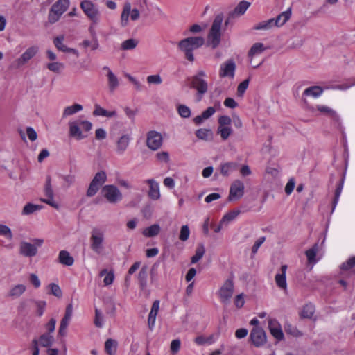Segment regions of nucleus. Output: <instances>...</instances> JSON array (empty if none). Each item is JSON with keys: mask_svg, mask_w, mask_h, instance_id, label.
I'll return each mask as SVG.
<instances>
[{"mask_svg": "<svg viewBox=\"0 0 355 355\" xmlns=\"http://www.w3.org/2000/svg\"><path fill=\"white\" fill-rule=\"evenodd\" d=\"M92 128V123L87 120L77 119L69 122V135L76 140H82L87 137L86 132Z\"/></svg>", "mask_w": 355, "mask_h": 355, "instance_id": "obj_1", "label": "nucleus"}, {"mask_svg": "<svg viewBox=\"0 0 355 355\" xmlns=\"http://www.w3.org/2000/svg\"><path fill=\"white\" fill-rule=\"evenodd\" d=\"M205 40L202 37H189L182 40L178 43V48L184 53L185 58L190 62L194 60L193 51L204 44Z\"/></svg>", "mask_w": 355, "mask_h": 355, "instance_id": "obj_2", "label": "nucleus"}, {"mask_svg": "<svg viewBox=\"0 0 355 355\" xmlns=\"http://www.w3.org/2000/svg\"><path fill=\"white\" fill-rule=\"evenodd\" d=\"M80 6L84 14L92 22L89 31L90 33H92L94 31V26L98 24L100 21L101 12L98 7L91 1L83 0L80 2Z\"/></svg>", "mask_w": 355, "mask_h": 355, "instance_id": "obj_3", "label": "nucleus"}, {"mask_svg": "<svg viewBox=\"0 0 355 355\" xmlns=\"http://www.w3.org/2000/svg\"><path fill=\"white\" fill-rule=\"evenodd\" d=\"M207 73L203 70H199L190 78V87L197 91L200 96L204 95L208 91V83Z\"/></svg>", "mask_w": 355, "mask_h": 355, "instance_id": "obj_4", "label": "nucleus"}, {"mask_svg": "<svg viewBox=\"0 0 355 355\" xmlns=\"http://www.w3.org/2000/svg\"><path fill=\"white\" fill-rule=\"evenodd\" d=\"M232 123V119L227 115L223 114L218 116L216 134L223 141H226L233 134Z\"/></svg>", "mask_w": 355, "mask_h": 355, "instance_id": "obj_5", "label": "nucleus"}, {"mask_svg": "<svg viewBox=\"0 0 355 355\" xmlns=\"http://www.w3.org/2000/svg\"><path fill=\"white\" fill-rule=\"evenodd\" d=\"M140 17V12L137 8L132 9L130 2H125L120 17V24L121 27H126L130 24V20L137 21Z\"/></svg>", "mask_w": 355, "mask_h": 355, "instance_id": "obj_6", "label": "nucleus"}, {"mask_svg": "<svg viewBox=\"0 0 355 355\" xmlns=\"http://www.w3.org/2000/svg\"><path fill=\"white\" fill-rule=\"evenodd\" d=\"M105 239L104 232L100 228H94L91 232L90 247L96 254H100L103 250Z\"/></svg>", "mask_w": 355, "mask_h": 355, "instance_id": "obj_7", "label": "nucleus"}, {"mask_svg": "<svg viewBox=\"0 0 355 355\" xmlns=\"http://www.w3.org/2000/svg\"><path fill=\"white\" fill-rule=\"evenodd\" d=\"M223 23V17L220 15L216 17L212 24L208 35V42L213 48H216L220 41V28Z\"/></svg>", "mask_w": 355, "mask_h": 355, "instance_id": "obj_8", "label": "nucleus"}, {"mask_svg": "<svg viewBox=\"0 0 355 355\" xmlns=\"http://www.w3.org/2000/svg\"><path fill=\"white\" fill-rule=\"evenodd\" d=\"M69 0H58L55 3L49 14V21L54 24L59 20L62 15L67 10L69 6Z\"/></svg>", "mask_w": 355, "mask_h": 355, "instance_id": "obj_9", "label": "nucleus"}, {"mask_svg": "<svg viewBox=\"0 0 355 355\" xmlns=\"http://www.w3.org/2000/svg\"><path fill=\"white\" fill-rule=\"evenodd\" d=\"M33 242V243L27 241L20 243L19 253L22 256L26 257H35L37 254V248L43 244L44 241L41 239H35Z\"/></svg>", "mask_w": 355, "mask_h": 355, "instance_id": "obj_10", "label": "nucleus"}, {"mask_svg": "<svg viewBox=\"0 0 355 355\" xmlns=\"http://www.w3.org/2000/svg\"><path fill=\"white\" fill-rule=\"evenodd\" d=\"M234 290V281L232 278L225 280L218 291V295L221 303L229 304Z\"/></svg>", "mask_w": 355, "mask_h": 355, "instance_id": "obj_11", "label": "nucleus"}, {"mask_svg": "<svg viewBox=\"0 0 355 355\" xmlns=\"http://www.w3.org/2000/svg\"><path fill=\"white\" fill-rule=\"evenodd\" d=\"M103 196L112 204L117 203L122 200L123 196L120 190L113 184L105 185L101 190Z\"/></svg>", "mask_w": 355, "mask_h": 355, "instance_id": "obj_12", "label": "nucleus"}, {"mask_svg": "<svg viewBox=\"0 0 355 355\" xmlns=\"http://www.w3.org/2000/svg\"><path fill=\"white\" fill-rule=\"evenodd\" d=\"M107 174L104 171L97 172L93 178L87 191V196H94L99 190L100 187L106 182Z\"/></svg>", "mask_w": 355, "mask_h": 355, "instance_id": "obj_13", "label": "nucleus"}, {"mask_svg": "<svg viewBox=\"0 0 355 355\" xmlns=\"http://www.w3.org/2000/svg\"><path fill=\"white\" fill-rule=\"evenodd\" d=\"M146 144L151 150H157L161 148L163 144V137L160 132L155 130H150L146 135Z\"/></svg>", "mask_w": 355, "mask_h": 355, "instance_id": "obj_14", "label": "nucleus"}, {"mask_svg": "<svg viewBox=\"0 0 355 355\" xmlns=\"http://www.w3.org/2000/svg\"><path fill=\"white\" fill-rule=\"evenodd\" d=\"M235 71L236 63L233 60L230 59L220 65L218 76L220 78H227L232 79L234 77Z\"/></svg>", "mask_w": 355, "mask_h": 355, "instance_id": "obj_15", "label": "nucleus"}, {"mask_svg": "<svg viewBox=\"0 0 355 355\" xmlns=\"http://www.w3.org/2000/svg\"><path fill=\"white\" fill-rule=\"evenodd\" d=\"M266 49L267 47L263 43L261 42H257L252 46L248 52V55L250 59V64L254 68L259 67L263 63V60H261V62L255 64L254 63V60L259 55H261L262 53H263Z\"/></svg>", "mask_w": 355, "mask_h": 355, "instance_id": "obj_16", "label": "nucleus"}, {"mask_svg": "<svg viewBox=\"0 0 355 355\" xmlns=\"http://www.w3.org/2000/svg\"><path fill=\"white\" fill-rule=\"evenodd\" d=\"M268 329L271 335L277 340H282L284 338V335L282 329V326L279 321L273 318H269L268 319Z\"/></svg>", "mask_w": 355, "mask_h": 355, "instance_id": "obj_17", "label": "nucleus"}, {"mask_svg": "<svg viewBox=\"0 0 355 355\" xmlns=\"http://www.w3.org/2000/svg\"><path fill=\"white\" fill-rule=\"evenodd\" d=\"M244 184L239 180L232 182L230 189L229 200H236L244 194Z\"/></svg>", "mask_w": 355, "mask_h": 355, "instance_id": "obj_18", "label": "nucleus"}, {"mask_svg": "<svg viewBox=\"0 0 355 355\" xmlns=\"http://www.w3.org/2000/svg\"><path fill=\"white\" fill-rule=\"evenodd\" d=\"M216 107H208L205 110H204L200 115L196 116L193 118V123L196 125H200L203 122L207 119H209L211 116H212L215 112H216L217 109L220 108V102H218L215 104Z\"/></svg>", "mask_w": 355, "mask_h": 355, "instance_id": "obj_19", "label": "nucleus"}, {"mask_svg": "<svg viewBox=\"0 0 355 355\" xmlns=\"http://www.w3.org/2000/svg\"><path fill=\"white\" fill-rule=\"evenodd\" d=\"M250 338L256 347H260L266 342V334L260 327H254L250 333Z\"/></svg>", "mask_w": 355, "mask_h": 355, "instance_id": "obj_20", "label": "nucleus"}, {"mask_svg": "<svg viewBox=\"0 0 355 355\" xmlns=\"http://www.w3.org/2000/svg\"><path fill=\"white\" fill-rule=\"evenodd\" d=\"M132 137L129 134H123L116 141L115 151L117 155H122L129 147Z\"/></svg>", "mask_w": 355, "mask_h": 355, "instance_id": "obj_21", "label": "nucleus"}, {"mask_svg": "<svg viewBox=\"0 0 355 355\" xmlns=\"http://www.w3.org/2000/svg\"><path fill=\"white\" fill-rule=\"evenodd\" d=\"M39 51V48L37 46H32L28 47L21 55L17 59L16 62L18 67L26 64L30 60L33 58Z\"/></svg>", "mask_w": 355, "mask_h": 355, "instance_id": "obj_22", "label": "nucleus"}, {"mask_svg": "<svg viewBox=\"0 0 355 355\" xmlns=\"http://www.w3.org/2000/svg\"><path fill=\"white\" fill-rule=\"evenodd\" d=\"M72 315L73 305L71 304H69L67 306L64 316L60 322L59 334L61 336H64L66 334V331L71 319Z\"/></svg>", "mask_w": 355, "mask_h": 355, "instance_id": "obj_23", "label": "nucleus"}, {"mask_svg": "<svg viewBox=\"0 0 355 355\" xmlns=\"http://www.w3.org/2000/svg\"><path fill=\"white\" fill-rule=\"evenodd\" d=\"M146 183L149 186L148 197L153 200H159L161 197L159 183L154 179L147 180Z\"/></svg>", "mask_w": 355, "mask_h": 355, "instance_id": "obj_24", "label": "nucleus"}, {"mask_svg": "<svg viewBox=\"0 0 355 355\" xmlns=\"http://www.w3.org/2000/svg\"><path fill=\"white\" fill-rule=\"evenodd\" d=\"M286 270L287 266L282 265L281 271L277 272L275 275V280L277 286L282 290L286 291L287 282H286Z\"/></svg>", "mask_w": 355, "mask_h": 355, "instance_id": "obj_25", "label": "nucleus"}, {"mask_svg": "<svg viewBox=\"0 0 355 355\" xmlns=\"http://www.w3.org/2000/svg\"><path fill=\"white\" fill-rule=\"evenodd\" d=\"M313 113L318 111L320 113L331 117L334 121H338L339 117L336 112L331 107L324 105H317L315 107L311 109Z\"/></svg>", "mask_w": 355, "mask_h": 355, "instance_id": "obj_26", "label": "nucleus"}, {"mask_svg": "<svg viewBox=\"0 0 355 355\" xmlns=\"http://www.w3.org/2000/svg\"><path fill=\"white\" fill-rule=\"evenodd\" d=\"M93 115L94 116H103L107 119H111L116 117L117 112L115 110H107L101 105L96 104L94 105Z\"/></svg>", "mask_w": 355, "mask_h": 355, "instance_id": "obj_27", "label": "nucleus"}, {"mask_svg": "<svg viewBox=\"0 0 355 355\" xmlns=\"http://www.w3.org/2000/svg\"><path fill=\"white\" fill-rule=\"evenodd\" d=\"M103 70L107 72V84L110 91H114L119 85L117 76L108 67H104Z\"/></svg>", "mask_w": 355, "mask_h": 355, "instance_id": "obj_28", "label": "nucleus"}, {"mask_svg": "<svg viewBox=\"0 0 355 355\" xmlns=\"http://www.w3.org/2000/svg\"><path fill=\"white\" fill-rule=\"evenodd\" d=\"M26 291V285L17 284L13 285L8 292V296L12 298H18L21 297Z\"/></svg>", "mask_w": 355, "mask_h": 355, "instance_id": "obj_29", "label": "nucleus"}, {"mask_svg": "<svg viewBox=\"0 0 355 355\" xmlns=\"http://www.w3.org/2000/svg\"><path fill=\"white\" fill-rule=\"evenodd\" d=\"M291 17V9L288 8L287 10L279 14L276 18L273 19L275 27H281L285 24Z\"/></svg>", "mask_w": 355, "mask_h": 355, "instance_id": "obj_30", "label": "nucleus"}, {"mask_svg": "<svg viewBox=\"0 0 355 355\" xmlns=\"http://www.w3.org/2000/svg\"><path fill=\"white\" fill-rule=\"evenodd\" d=\"M237 167V164L233 162H225L220 164V173L223 176H229L232 173Z\"/></svg>", "mask_w": 355, "mask_h": 355, "instance_id": "obj_31", "label": "nucleus"}, {"mask_svg": "<svg viewBox=\"0 0 355 355\" xmlns=\"http://www.w3.org/2000/svg\"><path fill=\"white\" fill-rule=\"evenodd\" d=\"M198 139L203 141H211L213 139V132L209 128H200L196 131Z\"/></svg>", "mask_w": 355, "mask_h": 355, "instance_id": "obj_32", "label": "nucleus"}, {"mask_svg": "<svg viewBox=\"0 0 355 355\" xmlns=\"http://www.w3.org/2000/svg\"><path fill=\"white\" fill-rule=\"evenodd\" d=\"M323 93V89L319 86H312L306 88L304 92L303 96H309L314 98H318Z\"/></svg>", "mask_w": 355, "mask_h": 355, "instance_id": "obj_33", "label": "nucleus"}, {"mask_svg": "<svg viewBox=\"0 0 355 355\" xmlns=\"http://www.w3.org/2000/svg\"><path fill=\"white\" fill-rule=\"evenodd\" d=\"M58 259L62 264L67 266H71L74 263L73 257L66 250H61L60 252Z\"/></svg>", "mask_w": 355, "mask_h": 355, "instance_id": "obj_34", "label": "nucleus"}, {"mask_svg": "<svg viewBox=\"0 0 355 355\" xmlns=\"http://www.w3.org/2000/svg\"><path fill=\"white\" fill-rule=\"evenodd\" d=\"M241 213L239 209H234L227 212L222 218L221 223L227 225L234 221Z\"/></svg>", "mask_w": 355, "mask_h": 355, "instance_id": "obj_35", "label": "nucleus"}, {"mask_svg": "<svg viewBox=\"0 0 355 355\" xmlns=\"http://www.w3.org/2000/svg\"><path fill=\"white\" fill-rule=\"evenodd\" d=\"M46 67L48 70L55 73H60L65 68L63 62L57 60L55 62H46Z\"/></svg>", "mask_w": 355, "mask_h": 355, "instance_id": "obj_36", "label": "nucleus"}, {"mask_svg": "<svg viewBox=\"0 0 355 355\" xmlns=\"http://www.w3.org/2000/svg\"><path fill=\"white\" fill-rule=\"evenodd\" d=\"M99 275L104 277L103 284L105 286H110L114 280V274L112 270L109 271L107 269H103L100 272Z\"/></svg>", "mask_w": 355, "mask_h": 355, "instance_id": "obj_37", "label": "nucleus"}, {"mask_svg": "<svg viewBox=\"0 0 355 355\" xmlns=\"http://www.w3.org/2000/svg\"><path fill=\"white\" fill-rule=\"evenodd\" d=\"M139 44V40L135 38H129L121 44V49L123 51H130L135 49Z\"/></svg>", "mask_w": 355, "mask_h": 355, "instance_id": "obj_38", "label": "nucleus"}, {"mask_svg": "<svg viewBox=\"0 0 355 355\" xmlns=\"http://www.w3.org/2000/svg\"><path fill=\"white\" fill-rule=\"evenodd\" d=\"M83 110V106L80 104L76 103L70 106L66 107L62 113L63 117H67L75 114L76 113L81 111Z\"/></svg>", "mask_w": 355, "mask_h": 355, "instance_id": "obj_39", "label": "nucleus"}, {"mask_svg": "<svg viewBox=\"0 0 355 355\" xmlns=\"http://www.w3.org/2000/svg\"><path fill=\"white\" fill-rule=\"evenodd\" d=\"M160 232V227L158 224H153L146 228H145L142 234L146 237H153L157 236Z\"/></svg>", "mask_w": 355, "mask_h": 355, "instance_id": "obj_40", "label": "nucleus"}, {"mask_svg": "<svg viewBox=\"0 0 355 355\" xmlns=\"http://www.w3.org/2000/svg\"><path fill=\"white\" fill-rule=\"evenodd\" d=\"M318 252V244H315L311 248L306 251V255L309 263L315 264L318 261V259H316V254Z\"/></svg>", "mask_w": 355, "mask_h": 355, "instance_id": "obj_41", "label": "nucleus"}, {"mask_svg": "<svg viewBox=\"0 0 355 355\" xmlns=\"http://www.w3.org/2000/svg\"><path fill=\"white\" fill-rule=\"evenodd\" d=\"M117 342L113 339H107L105 343V350L109 355H114L116 352Z\"/></svg>", "mask_w": 355, "mask_h": 355, "instance_id": "obj_42", "label": "nucleus"}, {"mask_svg": "<svg viewBox=\"0 0 355 355\" xmlns=\"http://www.w3.org/2000/svg\"><path fill=\"white\" fill-rule=\"evenodd\" d=\"M205 253V248L203 245L200 244L196 248L195 254L191 257V262L194 264L200 260Z\"/></svg>", "mask_w": 355, "mask_h": 355, "instance_id": "obj_43", "label": "nucleus"}, {"mask_svg": "<svg viewBox=\"0 0 355 355\" xmlns=\"http://www.w3.org/2000/svg\"><path fill=\"white\" fill-rule=\"evenodd\" d=\"M42 209V206L34 205L33 203L26 204L22 209V215H30Z\"/></svg>", "mask_w": 355, "mask_h": 355, "instance_id": "obj_44", "label": "nucleus"}, {"mask_svg": "<svg viewBox=\"0 0 355 355\" xmlns=\"http://www.w3.org/2000/svg\"><path fill=\"white\" fill-rule=\"evenodd\" d=\"M195 343L198 345H209L214 343L213 336H205L200 335L195 338Z\"/></svg>", "mask_w": 355, "mask_h": 355, "instance_id": "obj_45", "label": "nucleus"}, {"mask_svg": "<svg viewBox=\"0 0 355 355\" xmlns=\"http://www.w3.org/2000/svg\"><path fill=\"white\" fill-rule=\"evenodd\" d=\"M314 312V306L311 304H308L303 306L300 315L304 318H311Z\"/></svg>", "mask_w": 355, "mask_h": 355, "instance_id": "obj_46", "label": "nucleus"}, {"mask_svg": "<svg viewBox=\"0 0 355 355\" xmlns=\"http://www.w3.org/2000/svg\"><path fill=\"white\" fill-rule=\"evenodd\" d=\"M178 114L184 119L189 118L191 115V109L185 105H178L177 106Z\"/></svg>", "mask_w": 355, "mask_h": 355, "instance_id": "obj_47", "label": "nucleus"}, {"mask_svg": "<svg viewBox=\"0 0 355 355\" xmlns=\"http://www.w3.org/2000/svg\"><path fill=\"white\" fill-rule=\"evenodd\" d=\"M275 27L273 19L259 22L254 26L256 30H270Z\"/></svg>", "mask_w": 355, "mask_h": 355, "instance_id": "obj_48", "label": "nucleus"}, {"mask_svg": "<svg viewBox=\"0 0 355 355\" xmlns=\"http://www.w3.org/2000/svg\"><path fill=\"white\" fill-rule=\"evenodd\" d=\"M250 3L246 1H241L235 8L234 13L238 15H241L245 12L250 7Z\"/></svg>", "mask_w": 355, "mask_h": 355, "instance_id": "obj_49", "label": "nucleus"}, {"mask_svg": "<svg viewBox=\"0 0 355 355\" xmlns=\"http://www.w3.org/2000/svg\"><path fill=\"white\" fill-rule=\"evenodd\" d=\"M53 341V337L49 334H45L40 336L38 343L43 347L50 346Z\"/></svg>", "mask_w": 355, "mask_h": 355, "instance_id": "obj_50", "label": "nucleus"}, {"mask_svg": "<svg viewBox=\"0 0 355 355\" xmlns=\"http://www.w3.org/2000/svg\"><path fill=\"white\" fill-rule=\"evenodd\" d=\"M284 328L286 332L293 337L298 338L302 336V333L300 330H298L295 327L291 325V324H285Z\"/></svg>", "mask_w": 355, "mask_h": 355, "instance_id": "obj_51", "label": "nucleus"}, {"mask_svg": "<svg viewBox=\"0 0 355 355\" xmlns=\"http://www.w3.org/2000/svg\"><path fill=\"white\" fill-rule=\"evenodd\" d=\"M0 236L6 238L8 240H12L13 238V234L11 229L2 223H0Z\"/></svg>", "mask_w": 355, "mask_h": 355, "instance_id": "obj_52", "label": "nucleus"}, {"mask_svg": "<svg viewBox=\"0 0 355 355\" xmlns=\"http://www.w3.org/2000/svg\"><path fill=\"white\" fill-rule=\"evenodd\" d=\"M48 288L50 290V293L58 298L62 297V291L58 284L51 283L49 284Z\"/></svg>", "mask_w": 355, "mask_h": 355, "instance_id": "obj_53", "label": "nucleus"}, {"mask_svg": "<svg viewBox=\"0 0 355 355\" xmlns=\"http://www.w3.org/2000/svg\"><path fill=\"white\" fill-rule=\"evenodd\" d=\"M340 269L343 271L351 270L353 272L355 271V257L350 258L345 263H343L340 266Z\"/></svg>", "mask_w": 355, "mask_h": 355, "instance_id": "obj_54", "label": "nucleus"}, {"mask_svg": "<svg viewBox=\"0 0 355 355\" xmlns=\"http://www.w3.org/2000/svg\"><path fill=\"white\" fill-rule=\"evenodd\" d=\"M190 235V230L187 225H182L180 228L179 239L182 241L188 240Z\"/></svg>", "mask_w": 355, "mask_h": 355, "instance_id": "obj_55", "label": "nucleus"}, {"mask_svg": "<svg viewBox=\"0 0 355 355\" xmlns=\"http://www.w3.org/2000/svg\"><path fill=\"white\" fill-rule=\"evenodd\" d=\"M36 306V314L37 316L41 317L45 311L46 306V302L44 300H37L35 301Z\"/></svg>", "mask_w": 355, "mask_h": 355, "instance_id": "obj_56", "label": "nucleus"}, {"mask_svg": "<svg viewBox=\"0 0 355 355\" xmlns=\"http://www.w3.org/2000/svg\"><path fill=\"white\" fill-rule=\"evenodd\" d=\"M155 157L160 163L168 164L170 160L169 154L166 151L158 152L156 153Z\"/></svg>", "mask_w": 355, "mask_h": 355, "instance_id": "obj_57", "label": "nucleus"}, {"mask_svg": "<svg viewBox=\"0 0 355 355\" xmlns=\"http://www.w3.org/2000/svg\"><path fill=\"white\" fill-rule=\"evenodd\" d=\"M146 81L149 85H160L162 83V78L160 75H150L147 77Z\"/></svg>", "mask_w": 355, "mask_h": 355, "instance_id": "obj_58", "label": "nucleus"}, {"mask_svg": "<svg viewBox=\"0 0 355 355\" xmlns=\"http://www.w3.org/2000/svg\"><path fill=\"white\" fill-rule=\"evenodd\" d=\"M64 37L63 35L58 36L54 39L53 43L55 47L62 52H64L67 46L64 44Z\"/></svg>", "mask_w": 355, "mask_h": 355, "instance_id": "obj_59", "label": "nucleus"}, {"mask_svg": "<svg viewBox=\"0 0 355 355\" xmlns=\"http://www.w3.org/2000/svg\"><path fill=\"white\" fill-rule=\"evenodd\" d=\"M295 187V180L293 178L288 180V182L285 186V193L287 196H290L293 191Z\"/></svg>", "mask_w": 355, "mask_h": 355, "instance_id": "obj_60", "label": "nucleus"}, {"mask_svg": "<svg viewBox=\"0 0 355 355\" xmlns=\"http://www.w3.org/2000/svg\"><path fill=\"white\" fill-rule=\"evenodd\" d=\"M94 324L97 327H102L103 325V317L99 310H95Z\"/></svg>", "mask_w": 355, "mask_h": 355, "instance_id": "obj_61", "label": "nucleus"}, {"mask_svg": "<svg viewBox=\"0 0 355 355\" xmlns=\"http://www.w3.org/2000/svg\"><path fill=\"white\" fill-rule=\"evenodd\" d=\"M75 175L72 174H68L62 177L63 184L64 187H69L72 185L75 182Z\"/></svg>", "mask_w": 355, "mask_h": 355, "instance_id": "obj_62", "label": "nucleus"}, {"mask_svg": "<svg viewBox=\"0 0 355 355\" xmlns=\"http://www.w3.org/2000/svg\"><path fill=\"white\" fill-rule=\"evenodd\" d=\"M245 304V295L240 293L237 295L234 298V304L236 308L240 309Z\"/></svg>", "mask_w": 355, "mask_h": 355, "instance_id": "obj_63", "label": "nucleus"}, {"mask_svg": "<svg viewBox=\"0 0 355 355\" xmlns=\"http://www.w3.org/2000/svg\"><path fill=\"white\" fill-rule=\"evenodd\" d=\"M249 85V80H245L241 82L237 87V94L239 96H242Z\"/></svg>", "mask_w": 355, "mask_h": 355, "instance_id": "obj_64", "label": "nucleus"}]
</instances>
